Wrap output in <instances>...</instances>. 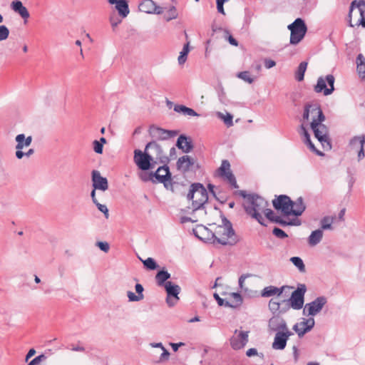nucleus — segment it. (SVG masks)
Listing matches in <instances>:
<instances>
[{"instance_id":"25","label":"nucleus","mask_w":365,"mask_h":365,"mask_svg":"<svg viewBox=\"0 0 365 365\" xmlns=\"http://www.w3.org/2000/svg\"><path fill=\"white\" fill-rule=\"evenodd\" d=\"M194 235L201 240L204 242H211L212 243V238L211 233L212 231H210L209 229L205 227V226L200 225L197 226L195 229H193Z\"/></svg>"},{"instance_id":"14","label":"nucleus","mask_w":365,"mask_h":365,"mask_svg":"<svg viewBox=\"0 0 365 365\" xmlns=\"http://www.w3.org/2000/svg\"><path fill=\"white\" fill-rule=\"evenodd\" d=\"M165 289L167 293L166 302L169 307L175 306L179 301L178 294L180 292V286L173 284L171 282L165 283Z\"/></svg>"},{"instance_id":"4","label":"nucleus","mask_w":365,"mask_h":365,"mask_svg":"<svg viewBox=\"0 0 365 365\" xmlns=\"http://www.w3.org/2000/svg\"><path fill=\"white\" fill-rule=\"evenodd\" d=\"M187 199L192 200V210H200L208 200L207 192L202 184L193 183L190 186Z\"/></svg>"},{"instance_id":"39","label":"nucleus","mask_w":365,"mask_h":365,"mask_svg":"<svg viewBox=\"0 0 365 365\" xmlns=\"http://www.w3.org/2000/svg\"><path fill=\"white\" fill-rule=\"evenodd\" d=\"M170 277V273L167 271L161 270L158 272L155 276L156 281L158 284L160 286H164L165 283L167 282L168 279Z\"/></svg>"},{"instance_id":"6","label":"nucleus","mask_w":365,"mask_h":365,"mask_svg":"<svg viewBox=\"0 0 365 365\" xmlns=\"http://www.w3.org/2000/svg\"><path fill=\"white\" fill-rule=\"evenodd\" d=\"M291 31L290 43L297 44L304 37L307 28L304 21L300 19H297L292 24L288 26Z\"/></svg>"},{"instance_id":"56","label":"nucleus","mask_w":365,"mask_h":365,"mask_svg":"<svg viewBox=\"0 0 365 365\" xmlns=\"http://www.w3.org/2000/svg\"><path fill=\"white\" fill-rule=\"evenodd\" d=\"M161 350L163 351V353L160 356V361H165L168 359V357L170 356V353L168 352V351L165 347Z\"/></svg>"},{"instance_id":"61","label":"nucleus","mask_w":365,"mask_h":365,"mask_svg":"<svg viewBox=\"0 0 365 365\" xmlns=\"http://www.w3.org/2000/svg\"><path fill=\"white\" fill-rule=\"evenodd\" d=\"M214 297L216 299L219 306H225L226 300L220 298L217 294H214Z\"/></svg>"},{"instance_id":"44","label":"nucleus","mask_w":365,"mask_h":365,"mask_svg":"<svg viewBox=\"0 0 365 365\" xmlns=\"http://www.w3.org/2000/svg\"><path fill=\"white\" fill-rule=\"evenodd\" d=\"M237 77L241 78L242 80L247 82L249 83H252L254 81V79L250 76V73L248 71H242L237 73Z\"/></svg>"},{"instance_id":"59","label":"nucleus","mask_w":365,"mask_h":365,"mask_svg":"<svg viewBox=\"0 0 365 365\" xmlns=\"http://www.w3.org/2000/svg\"><path fill=\"white\" fill-rule=\"evenodd\" d=\"M257 354H258V352H257V350L255 348L249 349L246 351V355L248 357H251V356H257Z\"/></svg>"},{"instance_id":"33","label":"nucleus","mask_w":365,"mask_h":365,"mask_svg":"<svg viewBox=\"0 0 365 365\" xmlns=\"http://www.w3.org/2000/svg\"><path fill=\"white\" fill-rule=\"evenodd\" d=\"M15 140L16 142V149H24L29 147L32 142V137L31 135L26 138L24 134H19L16 136Z\"/></svg>"},{"instance_id":"37","label":"nucleus","mask_w":365,"mask_h":365,"mask_svg":"<svg viewBox=\"0 0 365 365\" xmlns=\"http://www.w3.org/2000/svg\"><path fill=\"white\" fill-rule=\"evenodd\" d=\"M357 71L359 76L365 78V58L362 54H359L356 58Z\"/></svg>"},{"instance_id":"52","label":"nucleus","mask_w":365,"mask_h":365,"mask_svg":"<svg viewBox=\"0 0 365 365\" xmlns=\"http://www.w3.org/2000/svg\"><path fill=\"white\" fill-rule=\"evenodd\" d=\"M93 150L98 154H101L103 153V145L102 143L98 140H94L93 143Z\"/></svg>"},{"instance_id":"48","label":"nucleus","mask_w":365,"mask_h":365,"mask_svg":"<svg viewBox=\"0 0 365 365\" xmlns=\"http://www.w3.org/2000/svg\"><path fill=\"white\" fill-rule=\"evenodd\" d=\"M268 306H269V310L272 312L275 313L279 309L280 303L278 302L274 301L273 299H271L269 302Z\"/></svg>"},{"instance_id":"43","label":"nucleus","mask_w":365,"mask_h":365,"mask_svg":"<svg viewBox=\"0 0 365 365\" xmlns=\"http://www.w3.org/2000/svg\"><path fill=\"white\" fill-rule=\"evenodd\" d=\"M290 261L296 266L301 272H305V265L302 259L299 257H292Z\"/></svg>"},{"instance_id":"49","label":"nucleus","mask_w":365,"mask_h":365,"mask_svg":"<svg viewBox=\"0 0 365 365\" xmlns=\"http://www.w3.org/2000/svg\"><path fill=\"white\" fill-rule=\"evenodd\" d=\"M94 204L97 206L99 211H101V212H103L104 214L105 217L106 219H108L109 217V213H108V209L106 207V205H102V204L99 203L98 202H96V203H94Z\"/></svg>"},{"instance_id":"40","label":"nucleus","mask_w":365,"mask_h":365,"mask_svg":"<svg viewBox=\"0 0 365 365\" xmlns=\"http://www.w3.org/2000/svg\"><path fill=\"white\" fill-rule=\"evenodd\" d=\"M216 115L229 128L233 125V116L229 113L217 112Z\"/></svg>"},{"instance_id":"1","label":"nucleus","mask_w":365,"mask_h":365,"mask_svg":"<svg viewBox=\"0 0 365 365\" xmlns=\"http://www.w3.org/2000/svg\"><path fill=\"white\" fill-rule=\"evenodd\" d=\"M240 194L245 198L243 207L246 213L260 225L266 226L263 215L270 221L282 225H293L291 222L282 220L280 217L277 216L271 209L268 208L267 201L262 197L257 195H247L245 191H241Z\"/></svg>"},{"instance_id":"36","label":"nucleus","mask_w":365,"mask_h":365,"mask_svg":"<svg viewBox=\"0 0 365 365\" xmlns=\"http://www.w3.org/2000/svg\"><path fill=\"white\" fill-rule=\"evenodd\" d=\"M334 217H324L320 221L321 228L319 230H322V231L327 230H332L334 229V227H332V224L334 223Z\"/></svg>"},{"instance_id":"15","label":"nucleus","mask_w":365,"mask_h":365,"mask_svg":"<svg viewBox=\"0 0 365 365\" xmlns=\"http://www.w3.org/2000/svg\"><path fill=\"white\" fill-rule=\"evenodd\" d=\"M274 207L280 211L284 215H291L292 200L289 197L281 195L277 198L273 200Z\"/></svg>"},{"instance_id":"24","label":"nucleus","mask_w":365,"mask_h":365,"mask_svg":"<svg viewBox=\"0 0 365 365\" xmlns=\"http://www.w3.org/2000/svg\"><path fill=\"white\" fill-rule=\"evenodd\" d=\"M365 143V135L355 136L350 140L351 149L358 151L359 160L364 157V145Z\"/></svg>"},{"instance_id":"18","label":"nucleus","mask_w":365,"mask_h":365,"mask_svg":"<svg viewBox=\"0 0 365 365\" xmlns=\"http://www.w3.org/2000/svg\"><path fill=\"white\" fill-rule=\"evenodd\" d=\"M138 10L148 14H161L163 12V8L153 0L141 1L138 4Z\"/></svg>"},{"instance_id":"45","label":"nucleus","mask_w":365,"mask_h":365,"mask_svg":"<svg viewBox=\"0 0 365 365\" xmlns=\"http://www.w3.org/2000/svg\"><path fill=\"white\" fill-rule=\"evenodd\" d=\"M143 262L145 267L151 270L155 269L158 267L155 261L151 257L147 258Z\"/></svg>"},{"instance_id":"47","label":"nucleus","mask_w":365,"mask_h":365,"mask_svg":"<svg viewBox=\"0 0 365 365\" xmlns=\"http://www.w3.org/2000/svg\"><path fill=\"white\" fill-rule=\"evenodd\" d=\"M9 36V30L5 25L0 26V41L8 38Z\"/></svg>"},{"instance_id":"42","label":"nucleus","mask_w":365,"mask_h":365,"mask_svg":"<svg viewBox=\"0 0 365 365\" xmlns=\"http://www.w3.org/2000/svg\"><path fill=\"white\" fill-rule=\"evenodd\" d=\"M178 16V12L177 9L174 6H171L168 9L167 12L164 15V19L166 21H170L173 19H176Z\"/></svg>"},{"instance_id":"8","label":"nucleus","mask_w":365,"mask_h":365,"mask_svg":"<svg viewBox=\"0 0 365 365\" xmlns=\"http://www.w3.org/2000/svg\"><path fill=\"white\" fill-rule=\"evenodd\" d=\"M306 291L307 287L305 284H299L297 289L292 293L288 301L293 309L299 310L303 307Z\"/></svg>"},{"instance_id":"7","label":"nucleus","mask_w":365,"mask_h":365,"mask_svg":"<svg viewBox=\"0 0 365 365\" xmlns=\"http://www.w3.org/2000/svg\"><path fill=\"white\" fill-rule=\"evenodd\" d=\"M335 78L333 75H327L325 77L321 76L317 79V83L314 86L316 93H323L324 96H329L334 91Z\"/></svg>"},{"instance_id":"35","label":"nucleus","mask_w":365,"mask_h":365,"mask_svg":"<svg viewBox=\"0 0 365 365\" xmlns=\"http://www.w3.org/2000/svg\"><path fill=\"white\" fill-rule=\"evenodd\" d=\"M174 110L177 113H182L184 115L199 116V114L197 113L193 109L186 107L183 105L175 106Z\"/></svg>"},{"instance_id":"22","label":"nucleus","mask_w":365,"mask_h":365,"mask_svg":"<svg viewBox=\"0 0 365 365\" xmlns=\"http://www.w3.org/2000/svg\"><path fill=\"white\" fill-rule=\"evenodd\" d=\"M93 187L95 189L106 191L108 188V180L106 178L102 177L100 172L93 170L92 172Z\"/></svg>"},{"instance_id":"55","label":"nucleus","mask_w":365,"mask_h":365,"mask_svg":"<svg viewBox=\"0 0 365 365\" xmlns=\"http://www.w3.org/2000/svg\"><path fill=\"white\" fill-rule=\"evenodd\" d=\"M216 4H217V11L219 13L222 14V15H225V12L224 7H223L224 3H222L220 0H216Z\"/></svg>"},{"instance_id":"5","label":"nucleus","mask_w":365,"mask_h":365,"mask_svg":"<svg viewBox=\"0 0 365 365\" xmlns=\"http://www.w3.org/2000/svg\"><path fill=\"white\" fill-rule=\"evenodd\" d=\"M354 15L359 16L355 25H361L365 27V1L364 0H354L351 3L349 11V22L351 27L354 26L351 22Z\"/></svg>"},{"instance_id":"30","label":"nucleus","mask_w":365,"mask_h":365,"mask_svg":"<svg viewBox=\"0 0 365 365\" xmlns=\"http://www.w3.org/2000/svg\"><path fill=\"white\" fill-rule=\"evenodd\" d=\"M300 134L304 137V143L309 147V148L314 153H315L317 155L322 156L324 155V153L319 150H317L314 145L312 143L310 139V135L306 129V128L304 126V125H301L300 128Z\"/></svg>"},{"instance_id":"27","label":"nucleus","mask_w":365,"mask_h":365,"mask_svg":"<svg viewBox=\"0 0 365 365\" xmlns=\"http://www.w3.org/2000/svg\"><path fill=\"white\" fill-rule=\"evenodd\" d=\"M289 286H282L279 288L274 286H268L264 287L261 292V296L263 297H269L274 295L279 296L282 294L286 289H292Z\"/></svg>"},{"instance_id":"17","label":"nucleus","mask_w":365,"mask_h":365,"mask_svg":"<svg viewBox=\"0 0 365 365\" xmlns=\"http://www.w3.org/2000/svg\"><path fill=\"white\" fill-rule=\"evenodd\" d=\"M314 324L315 321L313 317L303 318L300 322L295 324L292 329L297 334L298 336L302 338L314 328Z\"/></svg>"},{"instance_id":"28","label":"nucleus","mask_w":365,"mask_h":365,"mask_svg":"<svg viewBox=\"0 0 365 365\" xmlns=\"http://www.w3.org/2000/svg\"><path fill=\"white\" fill-rule=\"evenodd\" d=\"M153 176L157 179L159 182L165 183L171 179V175L169 168L167 165L159 167Z\"/></svg>"},{"instance_id":"57","label":"nucleus","mask_w":365,"mask_h":365,"mask_svg":"<svg viewBox=\"0 0 365 365\" xmlns=\"http://www.w3.org/2000/svg\"><path fill=\"white\" fill-rule=\"evenodd\" d=\"M225 34L227 35V40L229 43L235 46H237L238 45L237 41L231 35L229 34V32L227 31H225Z\"/></svg>"},{"instance_id":"10","label":"nucleus","mask_w":365,"mask_h":365,"mask_svg":"<svg viewBox=\"0 0 365 365\" xmlns=\"http://www.w3.org/2000/svg\"><path fill=\"white\" fill-rule=\"evenodd\" d=\"M249 331H242L236 329L233 335L230 339V346L234 350L243 349L249 340Z\"/></svg>"},{"instance_id":"60","label":"nucleus","mask_w":365,"mask_h":365,"mask_svg":"<svg viewBox=\"0 0 365 365\" xmlns=\"http://www.w3.org/2000/svg\"><path fill=\"white\" fill-rule=\"evenodd\" d=\"M170 345L171 346L172 349L174 351H177L180 346H185V343L183 342H179V343H170Z\"/></svg>"},{"instance_id":"13","label":"nucleus","mask_w":365,"mask_h":365,"mask_svg":"<svg viewBox=\"0 0 365 365\" xmlns=\"http://www.w3.org/2000/svg\"><path fill=\"white\" fill-rule=\"evenodd\" d=\"M148 132L151 138L156 140H166L178 135L176 130H165L154 125L150 126Z\"/></svg>"},{"instance_id":"34","label":"nucleus","mask_w":365,"mask_h":365,"mask_svg":"<svg viewBox=\"0 0 365 365\" xmlns=\"http://www.w3.org/2000/svg\"><path fill=\"white\" fill-rule=\"evenodd\" d=\"M323 237V232L322 230H316L313 231L308 237V243L310 246H315L319 244Z\"/></svg>"},{"instance_id":"26","label":"nucleus","mask_w":365,"mask_h":365,"mask_svg":"<svg viewBox=\"0 0 365 365\" xmlns=\"http://www.w3.org/2000/svg\"><path fill=\"white\" fill-rule=\"evenodd\" d=\"M176 146L185 153H188L193 149V144L191 139L184 135H180L178 137Z\"/></svg>"},{"instance_id":"50","label":"nucleus","mask_w":365,"mask_h":365,"mask_svg":"<svg viewBox=\"0 0 365 365\" xmlns=\"http://www.w3.org/2000/svg\"><path fill=\"white\" fill-rule=\"evenodd\" d=\"M127 296L129 302H139L143 299L140 297H139L138 294H135L131 291H128L127 292Z\"/></svg>"},{"instance_id":"29","label":"nucleus","mask_w":365,"mask_h":365,"mask_svg":"<svg viewBox=\"0 0 365 365\" xmlns=\"http://www.w3.org/2000/svg\"><path fill=\"white\" fill-rule=\"evenodd\" d=\"M11 9L19 14V16L24 19H27L29 18L30 14L27 9L23 5L22 2L19 0L13 1L11 4Z\"/></svg>"},{"instance_id":"41","label":"nucleus","mask_w":365,"mask_h":365,"mask_svg":"<svg viewBox=\"0 0 365 365\" xmlns=\"http://www.w3.org/2000/svg\"><path fill=\"white\" fill-rule=\"evenodd\" d=\"M307 63L305 61L301 62L297 68V70L295 73V78L298 81H302L304 80V73L307 70Z\"/></svg>"},{"instance_id":"51","label":"nucleus","mask_w":365,"mask_h":365,"mask_svg":"<svg viewBox=\"0 0 365 365\" xmlns=\"http://www.w3.org/2000/svg\"><path fill=\"white\" fill-rule=\"evenodd\" d=\"M272 233L277 237L284 239L287 237V235L281 229L278 227L274 228Z\"/></svg>"},{"instance_id":"11","label":"nucleus","mask_w":365,"mask_h":365,"mask_svg":"<svg viewBox=\"0 0 365 365\" xmlns=\"http://www.w3.org/2000/svg\"><path fill=\"white\" fill-rule=\"evenodd\" d=\"M327 303V299L324 297H318L314 301L306 304L303 313L306 314L307 312V314L309 316L314 317L318 314L323 309L324 305Z\"/></svg>"},{"instance_id":"54","label":"nucleus","mask_w":365,"mask_h":365,"mask_svg":"<svg viewBox=\"0 0 365 365\" xmlns=\"http://www.w3.org/2000/svg\"><path fill=\"white\" fill-rule=\"evenodd\" d=\"M135 289V292H136L137 294L139 297H140L142 299H143L144 298V295L143 294V290H144L143 287L140 284H136Z\"/></svg>"},{"instance_id":"3","label":"nucleus","mask_w":365,"mask_h":365,"mask_svg":"<svg viewBox=\"0 0 365 365\" xmlns=\"http://www.w3.org/2000/svg\"><path fill=\"white\" fill-rule=\"evenodd\" d=\"M211 235L212 243L234 245L238 242L231 222L225 217L222 219V225L216 226Z\"/></svg>"},{"instance_id":"9","label":"nucleus","mask_w":365,"mask_h":365,"mask_svg":"<svg viewBox=\"0 0 365 365\" xmlns=\"http://www.w3.org/2000/svg\"><path fill=\"white\" fill-rule=\"evenodd\" d=\"M154 160L153 156L150 154L149 151L143 153L140 150H134L133 160L139 169L142 170H148L150 168V162Z\"/></svg>"},{"instance_id":"20","label":"nucleus","mask_w":365,"mask_h":365,"mask_svg":"<svg viewBox=\"0 0 365 365\" xmlns=\"http://www.w3.org/2000/svg\"><path fill=\"white\" fill-rule=\"evenodd\" d=\"M268 328L270 331H274L276 333L289 329L285 320L279 316L272 317L269 319Z\"/></svg>"},{"instance_id":"46","label":"nucleus","mask_w":365,"mask_h":365,"mask_svg":"<svg viewBox=\"0 0 365 365\" xmlns=\"http://www.w3.org/2000/svg\"><path fill=\"white\" fill-rule=\"evenodd\" d=\"M122 19H123L120 18L119 16L117 17L115 15H111L109 17V22L113 30L122 22Z\"/></svg>"},{"instance_id":"58","label":"nucleus","mask_w":365,"mask_h":365,"mask_svg":"<svg viewBox=\"0 0 365 365\" xmlns=\"http://www.w3.org/2000/svg\"><path fill=\"white\" fill-rule=\"evenodd\" d=\"M275 65H276V63L273 60H271V59H265L264 60V66L268 69L274 67Z\"/></svg>"},{"instance_id":"21","label":"nucleus","mask_w":365,"mask_h":365,"mask_svg":"<svg viewBox=\"0 0 365 365\" xmlns=\"http://www.w3.org/2000/svg\"><path fill=\"white\" fill-rule=\"evenodd\" d=\"M108 2L115 6V9L118 12V16L121 19H125L130 14L128 2L127 0H108Z\"/></svg>"},{"instance_id":"64","label":"nucleus","mask_w":365,"mask_h":365,"mask_svg":"<svg viewBox=\"0 0 365 365\" xmlns=\"http://www.w3.org/2000/svg\"><path fill=\"white\" fill-rule=\"evenodd\" d=\"M41 363L40 360L38 359H37V357H35L34 359H33L29 363L28 365H37V364H39Z\"/></svg>"},{"instance_id":"31","label":"nucleus","mask_w":365,"mask_h":365,"mask_svg":"<svg viewBox=\"0 0 365 365\" xmlns=\"http://www.w3.org/2000/svg\"><path fill=\"white\" fill-rule=\"evenodd\" d=\"M242 304V296L239 293L232 292L229 294V299H226L225 307L237 308Z\"/></svg>"},{"instance_id":"16","label":"nucleus","mask_w":365,"mask_h":365,"mask_svg":"<svg viewBox=\"0 0 365 365\" xmlns=\"http://www.w3.org/2000/svg\"><path fill=\"white\" fill-rule=\"evenodd\" d=\"M176 166L178 170L184 173L194 171L199 168L197 160L187 155L178 158Z\"/></svg>"},{"instance_id":"12","label":"nucleus","mask_w":365,"mask_h":365,"mask_svg":"<svg viewBox=\"0 0 365 365\" xmlns=\"http://www.w3.org/2000/svg\"><path fill=\"white\" fill-rule=\"evenodd\" d=\"M217 175L227 180L234 188L238 187L235 177L230 170V164L228 160H222L220 167L217 170Z\"/></svg>"},{"instance_id":"53","label":"nucleus","mask_w":365,"mask_h":365,"mask_svg":"<svg viewBox=\"0 0 365 365\" xmlns=\"http://www.w3.org/2000/svg\"><path fill=\"white\" fill-rule=\"evenodd\" d=\"M96 245L99 249L105 252H108L110 249L109 244L106 242H98Z\"/></svg>"},{"instance_id":"32","label":"nucleus","mask_w":365,"mask_h":365,"mask_svg":"<svg viewBox=\"0 0 365 365\" xmlns=\"http://www.w3.org/2000/svg\"><path fill=\"white\" fill-rule=\"evenodd\" d=\"M306 206L302 197L297 198L294 202L292 201L291 215L300 216L305 210Z\"/></svg>"},{"instance_id":"38","label":"nucleus","mask_w":365,"mask_h":365,"mask_svg":"<svg viewBox=\"0 0 365 365\" xmlns=\"http://www.w3.org/2000/svg\"><path fill=\"white\" fill-rule=\"evenodd\" d=\"M190 52V43L187 42L183 46L182 50L180 52V55L178 58V64L183 65L187 58V55Z\"/></svg>"},{"instance_id":"62","label":"nucleus","mask_w":365,"mask_h":365,"mask_svg":"<svg viewBox=\"0 0 365 365\" xmlns=\"http://www.w3.org/2000/svg\"><path fill=\"white\" fill-rule=\"evenodd\" d=\"M35 354H36V351H35V349H31L28 351V353H27V354H26V356L25 361H28V360H29L31 357H32Z\"/></svg>"},{"instance_id":"23","label":"nucleus","mask_w":365,"mask_h":365,"mask_svg":"<svg viewBox=\"0 0 365 365\" xmlns=\"http://www.w3.org/2000/svg\"><path fill=\"white\" fill-rule=\"evenodd\" d=\"M145 151H150L151 155H155L153 158L155 160H160L163 163L165 159L167 158L164 155L161 146L157 143L155 140L148 143L145 146Z\"/></svg>"},{"instance_id":"63","label":"nucleus","mask_w":365,"mask_h":365,"mask_svg":"<svg viewBox=\"0 0 365 365\" xmlns=\"http://www.w3.org/2000/svg\"><path fill=\"white\" fill-rule=\"evenodd\" d=\"M16 157L18 159H21L24 156H25L24 153L22 151V149H16Z\"/></svg>"},{"instance_id":"2","label":"nucleus","mask_w":365,"mask_h":365,"mask_svg":"<svg viewBox=\"0 0 365 365\" xmlns=\"http://www.w3.org/2000/svg\"><path fill=\"white\" fill-rule=\"evenodd\" d=\"M303 118L305 120L310 118L312 120L310 125L314 137L322 144L324 150H331V144L329 137L328 128L322 123L325 120V116L320 107L317 105H307L304 108Z\"/></svg>"},{"instance_id":"19","label":"nucleus","mask_w":365,"mask_h":365,"mask_svg":"<svg viewBox=\"0 0 365 365\" xmlns=\"http://www.w3.org/2000/svg\"><path fill=\"white\" fill-rule=\"evenodd\" d=\"M293 333L289 329L275 334L272 347L274 350H283L287 346V340Z\"/></svg>"}]
</instances>
